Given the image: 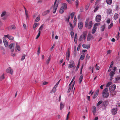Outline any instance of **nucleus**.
Masks as SVG:
<instances>
[{"label": "nucleus", "instance_id": "nucleus-1", "mask_svg": "<svg viewBox=\"0 0 120 120\" xmlns=\"http://www.w3.org/2000/svg\"><path fill=\"white\" fill-rule=\"evenodd\" d=\"M89 20V18L86 19L85 22V26L86 27L90 29L91 27L92 26V21H90L88 23V22Z\"/></svg>", "mask_w": 120, "mask_h": 120}, {"label": "nucleus", "instance_id": "nucleus-2", "mask_svg": "<svg viewBox=\"0 0 120 120\" xmlns=\"http://www.w3.org/2000/svg\"><path fill=\"white\" fill-rule=\"evenodd\" d=\"M108 89L106 88L103 91L102 96L104 98H107L109 97V94L108 92Z\"/></svg>", "mask_w": 120, "mask_h": 120}, {"label": "nucleus", "instance_id": "nucleus-3", "mask_svg": "<svg viewBox=\"0 0 120 120\" xmlns=\"http://www.w3.org/2000/svg\"><path fill=\"white\" fill-rule=\"evenodd\" d=\"M56 0L53 6V12L54 13H55L56 12L58 5V3L56 4Z\"/></svg>", "mask_w": 120, "mask_h": 120}, {"label": "nucleus", "instance_id": "nucleus-4", "mask_svg": "<svg viewBox=\"0 0 120 120\" xmlns=\"http://www.w3.org/2000/svg\"><path fill=\"white\" fill-rule=\"evenodd\" d=\"M70 64H69L68 67L69 68H72L75 66V64L73 61L71 60L69 62Z\"/></svg>", "mask_w": 120, "mask_h": 120}, {"label": "nucleus", "instance_id": "nucleus-5", "mask_svg": "<svg viewBox=\"0 0 120 120\" xmlns=\"http://www.w3.org/2000/svg\"><path fill=\"white\" fill-rule=\"evenodd\" d=\"M101 19V15H98L96 17V21L97 22H99L100 21Z\"/></svg>", "mask_w": 120, "mask_h": 120}, {"label": "nucleus", "instance_id": "nucleus-6", "mask_svg": "<svg viewBox=\"0 0 120 120\" xmlns=\"http://www.w3.org/2000/svg\"><path fill=\"white\" fill-rule=\"evenodd\" d=\"M6 72L10 73L11 75L13 74V70L10 67L6 69Z\"/></svg>", "mask_w": 120, "mask_h": 120}, {"label": "nucleus", "instance_id": "nucleus-7", "mask_svg": "<svg viewBox=\"0 0 120 120\" xmlns=\"http://www.w3.org/2000/svg\"><path fill=\"white\" fill-rule=\"evenodd\" d=\"M116 88V86L114 84L111 86L109 87V90L110 91L114 90Z\"/></svg>", "mask_w": 120, "mask_h": 120}, {"label": "nucleus", "instance_id": "nucleus-8", "mask_svg": "<svg viewBox=\"0 0 120 120\" xmlns=\"http://www.w3.org/2000/svg\"><path fill=\"white\" fill-rule=\"evenodd\" d=\"M117 109L116 108H114L112 110V113L113 115H115L117 113Z\"/></svg>", "mask_w": 120, "mask_h": 120}, {"label": "nucleus", "instance_id": "nucleus-9", "mask_svg": "<svg viewBox=\"0 0 120 120\" xmlns=\"http://www.w3.org/2000/svg\"><path fill=\"white\" fill-rule=\"evenodd\" d=\"M93 39V37L91 34H88L87 39L88 41H89L90 40Z\"/></svg>", "mask_w": 120, "mask_h": 120}, {"label": "nucleus", "instance_id": "nucleus-10", "mask_svg": "<svg viewBox=\"0 0 120 120\" xmlns=\"http://www.w3.org/2000/svg\"><path fill=\"white\" fill-rule=\"evenodd\" d=\"M4 37L7 38L8 39L11 40H13L14 38L13 37L9 34L5 35H4Z\"/></svg>", "mask_w": 120, "mask_h": 120}, {"label": "nucleus", "instance_id": "nucleus-11", "mask_svg": "<svg viewBox=\"0 0 120 120\" xmlns=\"http://www.w3.org/2000/svg\"><path fill=\"white\" fill-rule=\"evenodd\" d=\"M70 53L69 50L68 49L66 53V59L67 60H69L70 57Z\"/></svg>", "mask_w": 120, "mask_h": 120}, {"label": "nucleus", "instance_id": "nucleus-12", "mask_svg": "<svg viewBox=\"0 0 120 120\" xmlns=\"http://www.w3.org/2000/svg\"><path fill=\"white\" fill-rule=\"evenodd\" d=\"M3 40L5 46L7 47L8 46V42L7 40L4 37L3 38Z\"/></svg>", "mask_w": 120, "mask_h": 120}, {"label": "nucleus", "instance_id": "nucleus-13", "mask_svg": "<svg viewBox=\"0 0 120 120\" xmlns=\"http://www.w3.org/2000/svg\"><path fill=\"white\" fill-rule=\"evenodd\" d=\"M9 30H14L16 28L15 26L14 25H12L8 27Z\"/></svg>", "mask_w": 120, "mask_h": 120}, {"label": "nucleus", "instance_id": "nucleus-14", "mask_svg": "<svg viewBox=\"0 0 120 120\" xmlns=\"http://www.w3.org/2000/svg\"><path fill=\"white\" fill-rule=\"evenodd\" d=\"M78 27L80 29H81L83 27V23L82 22L79 23L78 25Z\"/></svg>", "mask_w": 120, "mask_h": 120}, {"label": "nucleus", "instance_id": "nucleus-15", "mask_svg": "<svg viewBox=\"0 0 120 120\" xmlns=\"http://www.w3.org/2000/svg\"><path fill=\"white\" fill-rule=\"evenodd\" d=\"M83 75L82 74L80 76L79 80V83L80 84L81 83L82 80L83 79Z\"/></svg>", "mask_w": 120, "mask_h": 120}, {"label": "nucleus", "instance_id": "nucleus-16", "mask_svg": "<svg viewBox=\"0 0 120 120\" xmlns=\"http://www.w3.org/2000/svg\"><path fill=\"white\" fill-rule=\"evenodd\" d=\"M50 12V11L49 10H47L46 11L43 12L42 14V15L43 16H45L48 13H49Z\"/></svg>", "mask_w": 120, "mask_h": 120}, {"label": "nucleus", "instance_id": "nucleus-17", "mask_svg": "<svg viewBox=\"0 0 120 120\" xmlns=\"http://www.w3.org/2000/svg\"><path fill=\"white\" fill-rule=\"evenodd\" d=\"M82 46L84 48L86 49H89L90 47V45H86L85 44H83Z\"/></svg>", "mask_w": 120, "mask_h": 120}, {"label": "nucleus", "instance_id": "nucleus-18", "mask_svg": "<svg viewBox=\"0 0 120 120\" xmlns=\"http://www.w3.org/2000/svg\"><path fill=\"white\" fill-rule=\"evenodd\" d=\"M115 72L114 71H113L110 72L109 73V75L110 76H113L115 74Z\"/></svg>", "mask_w": 120, "mask_h": 120}, {"label": "nucleus", "instance_id": "nucleus-19", "mask_svg": "<svg viewBox=\"0 0 120 120\" xmlns=\"http://www.w3.org/2000/svg\"><path fill=\"white\" fill-rule=\"evenodd\" d=\"M96 111V108L95 106H94L93 107L92 112L94 115Z\"/></svg>", "mask_w": 120, "mask_h": 120}, {"label": "nucleus", "instance_id": "nucleus-20", "mask_svg": "<svg viewBox=\"0 0 120 120\" xmlns=\"http://www.w3.org/2000/svg\"><path fill=\"white\" fill-rule=\"evenodd\" d=\"M64 9H64V8L63 7H61L60 9V13L61 14L63 13L64 11Z\"/></svg>", "mask_w": 120, "mask_h": 120}, {"label": "nucleus", "instance_id": "nucleus-21", "mask_svg": "<svg viewBox=\"0 0 120 120\" xmlns=\"http://www.w3.org/2000/svg\"><path fill=\"white\" fill-rule=\"evenodd\" d=\"M97 27H95L94 26V27L92 29V33L93 34H94L96 30Z\"/></svg>", "mask_w": 120, "mask_h": 120}, {"label": "nucleus", "instance_id": "nucleus-22", "mask_svg": "<svg viewBox=\"0 0 120 120\" xmlns=\"http://www.w3.org/2000/svg\"><path fill=\"white\" fill-rule=\"evenodd\" d=\"M116 94V92L114 90L110 91V94L111 95L114 96Z\"/></svg>", "mask_w": 120, "mask_h": 120}, {"label": "nucleus", "instance_id": "nucleus-23", "mask_svg": "<svg viewBox=\"0 0 120 120\" xmlns=\"http://www.w3.org/2000/svg\"><path fill=\"white\" fill-rule=\"evenodd\" d=\"M118 14L117 13H115V14L114 15V19L115 20L117 19L118 18Z\"/></svg>", "mask_w": 120, "mask_h": 120}, {"label": "nucleus", "instance_id": "nucleus-24", "mask_svg": "<svg viewBox=\"0 0 120 120\" xmlns=\"http://www.w3.org/2000/svg\"><path fill=\"white\" fill-rule=\"evenodd\" d=\"M67 4L66 3H63L62 4V7H63L64 9H66L67 8Z\"/></svg>", "mask_w": 120, "mask_h": 120}, {"label": "nucleus", "instance_id": "nucleus-25", "mask_svg": "<svg viewBox=\"0 0 120 120\" xmlns=\"http://www.w3.org/2000/svg\"><path fill=\"white\" fill-rule=\"evenodd\" d=\"M64 105L61 102L60 104V110H62L64 108Z\"/></svg>", "mask_w": 120, "mask_h": 120}, {"label": "nucleus", "instance_id": "nucleus-26", "mask_svg": "<svg viewBox=\"0 0 120 120\" xmlns=\"http://www.w3.org/2000/svg\"><path fill=\"white\" fill-rule=\"evenodd\" d=\"M39 25L38 23H34V24L33 28L34 30H35L36 27L38 26Z\"/></svg>", "mask_w": 120, "mask_h": 120}, {"label": "nucleus", "instance_id": "nucleus-27", "mask_svg": "<svg viewBox=\"0 0 120 120\" xmlns=\"http://www.w3.org/2000/svg\"><path fill=\"white\" fill-rule=\"evenodd\" d=\"M40 16L39 15H38V17H37L35 20V22H38L40 19Z\"/></svg>", "mask_w": 120, "mask_h": 120}, {"label": "nucleus", "instance_id": "nucleus-28", "mask_svg": "<svg viewBox=\"0 0 120 120\" xmlns=\"http://www.w3.org/2000/svg\"><path fill=\"white\" fill-rule=\"evenodd\" d=\"M108 101H104L103 102V105L105 107L108 104Z\"/></svg>", "mask_w": 120, "mask_h": 120}, {"label": "nucleus", "instance_id": "nucleus-29", "mask_svg": "<svg viewBox=\"0 0 120 120\" xmlns=\"http://www.w3.org/2000/svg\"><path fill=\"white\" fill-rule=\"evenodd\" d=\"M51 59V56H49V57L48 58L47 60L46 61V63L47 64H48L49 63Z\"/></svg>", "mask_w": 120, "mask_h": 120}, {"label": "nucleus", "instance_id": "nucleus-30", "mask_svg": "<svg viewBox=\"0 0 120 120\" xmlns=\"http://www.w3.org/2000/svg\"><path fill=\"white\" fill-rule=\"evenodd\" d=\"M16 48L17 50L18 51H20V46L18 45V43L16 44Z\"/></svg>", "mask_w": 120, "mask_h": 120}, {"label": "nucleus", "instance_id": "nucleus-31", "mask_svg": "<svg viewBox=\"0 0 120 120\" xmlns=\"http://www.w3.org/2000/svg\"><path fill=\"white\" fill-rule=\"evenodd\" d=\"M112 0H106V2L107 3L109 4H111L112 2Z\"/></svg>", "mask_w": 120, "mask_h": 120}, {"label": "nucleus", "instance_id": "nucleus-32", "mask_svg": "<svg viewBox=\"0 0 120 120\" xmlns=\"http://www.w3.org/2000/svg\"><path fill=\"white\" fill-rule=\"evenodd\" d=\"M4 79V75L3 74L0 77V81L3 80Z\"/></svg>", "mask_w": 120, "mask_h": 120}, {"label": "nucleus", "instance_id": "nucleus-33", "mask_svg": "<svg viewBox=\"0 0 120 120\" xmlns=\"http://www.w3.org/2000/svg\"><path fill=\"white\" fill-rule=\"evenodd\" d=\"M113 26V23L112 22L109 25L108 27V29H110L112 28V27Z\"/></svg>", "mask_w": 120, "mask_h": 120}, {"label": "nucleus", "instance_id": "nucleus-34", "mask_svg": "<svg viewBox=\"0 0 120 120\" xmlns=\"http://www.w3.org/2000/svg\"><path fill=\"white\" fill-rule=\"evenodd\" d=\"M84 39L83 38V36L82 35H81L80 37V38L79 39V41H82Z\"/></svg>", "mask_w": 120, "mask_h": 120}, {"label": "nucleus", "instance_id": "nucleus-35", "mask_svg": "<svg viewBox=\"0 0 120 120\" xmlns=\"http://www.w3.org/2000/svg\"><path fill=\"white\" fill-rule=\"evenodd\" d=\"M14 44L13 43L12 44H11L9 46V47L10 49H11L13 47H14Z\"/></svg>", "mask_w": 120, "mask_h": 120}, {"label": "nucleus", "instance_id": "nucleus-36", "mask_svg": "<svg viewBox=\"0 0 120 120\" xmlns=\"http://www.w3.org/2000/svg\"><path fill=\"white\" fill-rule=\"evenodd\" d=\"M112 10L111 9H109L107 10V13L108 14H111L112 13Z\"/></svg>", "mask_w": 120, "mask_h": 120}, {"label": "nucleus", "instance_id": "nucleus-37", "mask_svg": "<svg viewBox=\"0 0 120 120\" xmlns=\"http://www.w3.org/2000/svg\"><path fill=\"white\" fill-rule=\"evenodd\" d=\"M40 51V46H39L38 48V51H37V52L38 55V56L39 55Z\"/></svg>", "mask_w": 120, "mask_h": 120}, {"label": "nucleus", "instance_id": "nucleus-38", "mask_svg": "<svg viewBox=\"0 0 120 120\" xmlns=\"http://www.w3.org/2000/svg\"><path fill=\"white\" fill-rule=\"evenodd\" d=\"M6 14V12L5 11L3 12L2 14L1 15V17H2L4 16H5V15Z\"/></svg>", "mask_w": 120, "mask_h": 120}, {"label": "nucleus", "instance_id": "nucleus-39", "mask_svg": "<svg viewBox=\"0 0 120 120\" xmlns=\"http://www.w3.org/2000/svg\"><path fill=\"white\" fill-rule=\"evenodd\" d=\"M82 35L83 36V39L85 40L86 38V34L85 33H83V35Z\"/></svg>", "mask_w": 120, "mask_h": 120}, {"label": "nucleus", "instance_id": "nucleus-40", "mask_svg": "<svg viewBox=\"0 0 120 120\" xmlns=\"http://www.w3.org/2000/svg\"><path fill=\"white\" fill-rule=\"evenodd\" d=\"M105 28V25L102 26L101 29V30L102 31H103L104 30Z\"/></svg>", "mask_w": 120, "mask_h": 120}, {"label": "nucleus", "instance_id": "nucleus-41", "mask_svg": "<svg viewBox=\"0 0 120 120\" xmlns=\"http://www.w3.org/2000/svg\"><path fill=\"white\" fill-rule=\"evenodd\" d=\"M85 57V55H82L80 57V60H83Z\"/></svg>", "mask_w": 120, "mask_h": 120}, {"label": "nucleus", "instance_id": "nucleus-42", "mask_svg": "<svg viewBox=\"0 0 120 120\" xmlns=\"http://www.w3.org/2000/svg\"><path fill=\"white\" fill-rule=\"evenodd\" d=\"M112 83L110 82H109L106 85V86L107 87H108L109 86L112 84Z\"/></svg>", "mask_w": 120, "mask_h": 120}, {"label": "nucleus", "instance_id": "nucleus-43", "mask_svg": "<svg viewBox=\"0 0 120 120\" xmlns=\"http://www.w3.org/2000/svg\"><path fill=\"white\" fill-rule=\"evenodd\" d=\"M103 102V101L102 100H101L99 101L97 103V106H98L101 104Z\"/></svg>", "mask_w": 120, "mask_h": 120}, {"label": "nucleus", "instance_id": "nucleus-44", "mask_svg": "<svg viewBox=\"0 0 120 120\" xmlns=\"http://www.w3.org/2000/svg\"><path fill=\"white\" fill-rule=\"evenodd\" d=\"M115 79L116 81H118L120 79V76H118Z\"/></svg>", "mask_w": 120, "mask_h": 120}, {"label": "nucleus", "instance_id": "nucleus-45", "mask_svg": "<svg viewBox=\"0 0 120 120\" xmlns=\"http://www.w3.org/2000/svg\"><path fill=\"white\" fill-rule=\"evenodd\" d=\"M76 20L77 19L76 17H75L74 18V24H76Z\"/></svg>", "mask_w": 120, "mask_h": 120}, {"label": "nucleus", "instance_id": "nucleus-46", "mask_svg": "<svg viewBox=\"0 0 120 120\" xmlns=\"http://www.w3.org/2000/svg\"><path fill=\"white\" fill-rule=\"evenodd\" d=\"M74 14L75 13L74 12H72L71 14V19H72L73 18Z\"/></svg>", "mask_w": 120, "mask_h": 120}, {"label": "nucleus", "instance_id": "nucleus-47", "mask_svg": "<svg viewBox=\"0 0 120 120\" xmlns=\"http://www.w3.org/2000/svg\"><path fill=\"white\" fill-rule=\"evenodd\" d=\"M79 63H78V64L76 67V70H75L76 71H78V68H79Z\"/></svg>", "mask_w": 120, "mask_h": 120}, {"label": "nucleus", "instance_id": "nucleus-48", "mask_svg": "<svg viewBox=\"0 0 120 120\" xmlns=\"http://www.w3.org/2000/svg\"><path fill=\"white\" fill-rule=\"evenodd\" d=\"M25 54L23 55L22 58H21V60H24L25 59Z\"/></svg>", "mask_w": 120, "mask_h": 120}, {"label": "nucleus", "instance_id": "nucleus-49", "mask_svg": "<svg viewBox=\"0 0 120 120\" xmlns=\"http://www.w3.org/2000/svg\"><path fill=\"white\" fill-rule=\"evenodd\" d=\"M54 37V31H53L52 32V38H53Z\"/></svg>", "mask_w": 120, "mask_h": 120}, {"label": "nucleus", "instance_id": "nucleus-50", "mask_svg": "<svg viewBox=\"0 0 120 120\" xmlns=\"http://www.w3.org/2000/svg\"><path fill=\"white\" fill-rule=\"evenodd\" d=\"M56 88H54V87L52 90V92H53L54 93H55L56 90Z\"/></svg>", "mask_w": 120, "mask_h": 120}, {"label": "nucleus", "instance_id": "nucleus-51", "mask_svg": "<svg viewBox=\"0 0 120 120\" xmlns=\"http://www.w3.org/2000/svg\"><path fill=\"white\" fill-rule=\"evenodd\" d=\"M25 15H26V19L28 18V12L27 11H26L25 12Z\"/></svg>", "mask_w": 120, "mask_h": 120}, {"label": "nucleus", "instance_id": "nucleus-52", "mask_svg": "<svg viewBox=\"0 0 120 120\" xmlns=\"http://www.w3.org/2000/svg\"><path fill=\"white\" fill-rule=\"evenodd\" d=\"M110 19H107L106 21V22L108 24H109L110 22Z\"/></svg>", "mask_w": 120, "mask_h": 120}, {"label": "nucleus", "instance_id": "nucleus-53", "mask_svg": "<svg viewBox=\"0 0 120 120\" xmlns=\"http://www.w3.org/2000/svg\"><path fill=\"white\" fill-rule=\"evenodd\" d=\"M77 37H75L74 38V40L75 42L76 43L77 42Z\"/></svg>", "mask_w": 120, "mask_h": 120}, {"label": "nucleus", "instance_id": "nucleus-54", "mask_svg": "<svg viewBox=\"0 0 120 120\" xmlns=\"http://www.w3.org/2000/svg\"><path fill=\"white\" fill-rule=\"evenodd\" d=\"M113 61H112L111 63V64L110 66V67H109V69H110V68H112V65H113Z\"/></svg>", "mask_w": 120, "mask_h": 120}, {"label": "nucleus", "instance_id": "nucleus-55", "mask_svg": "<svg viewBox=\"0 0 120 120\" xmlns=\"http://www.w3.org/2000/svg\"><path fill=\"white\" fill-rule=\"evenodd\" d=\"M83 65L81 67V70H80V74H81V75H82V68L83 67Z\"/></svg>", "mask_w": 120, "mask_h": 120}, {"label": "nucleus", "instance_id": "nucleus-56", "mask_svg": "<svg viewBox=\"0 0 120 120\" xmlns=\"http://www.w3.org/2000/svg\"><path fill=\"white\" fill-rule=\"evenodd\" d=\"M60 80L57 83H56V85L54 86V88H56V87H57L58 85L59 84V83L60 82Z\"/></svg>", "mask_w": 120, "mask_h": 120}, {"label": "nucleus", "instance_id": "nucleus-57", "mask_svg": "<svg viewBox=\"0 0 120 120\" xmlns=\"http://www.w3.org/2000/svg\"><path fill=\"white\" fill-rule=\"evenodd\" d=\"M69 89L68 90V93H69L70 92L71 90V88H72V86H69Z\"/></svg>", "mask_w": 120, "mask_h": 120}, {"label": "nucleus", "instance_id": "nucleus-58", "mask_svg": "<svg viewBox=\"0 0 120 120\" xmlns=\"http://www.w3.org/2000/svg\"><path fill=\"white\" fill-rule=\"evenodd\" d=\"M98 94H94V95L93 96V98L94 99L95 98L98 96Z\"/></svg>", "mask_w": 120, "mask_h": 120}, {"label": "nucleus", "instance_id": "nucleus-59", "mask_svg": "<svg viewBox=\"0 0 120 120\" xmlns=\"http://www.w3.org/2000/svg\"><path fill=\"white\" fill-rule=\"evenodd\" d=\"M70 18V16H69L68 18H66V21L68 22L69 20V19Z\"/></svg>", "mask_w": 120, "mask_h": 120}, {"label": "nucleus", "instance_id": "nucleus-60", "mask_svg": "<svg viewBox=\"0 0 120 120\" xmlns=\"http://www.w3.org/2000/svg\"><path fill=\"white\" fill-rule=\"evenodd\" d=\"M70 113V112H69L67 114V118H66V119L67 120H68V119L69 115V114Z\"/></svg>", "mask_w": 120, "mask_h": 120}, {"label": "nucleus", "instance_id": "nucleus-61", "mask_svg": "<svg viewBox=\"0 0 120 120\" xmlns=\"http://www.w3.org/2000/svg\"><path fill=\"white\" fill-rule=\"evenodd\" d=\"M92 69V72L93 73V72L94 67H90L89 68V69Z\"/></svg>", "mask_w": 120, "mask_h": 120}, {"label": "nucleus", "instance_id": "nucleus-62", "mask_svg": "<svg viewBox=\"0 0 120 120\" xmlns=\"http://www.w3.org/2000/svg\"><path fill=\"white\" fill-rule=\"evenodd\" d=\"M67 1L70 4L71 3V0H65Z\"/></svg>", "mask_w": 120, "mask_h": 120}, {"label": "nucleus", "instance_id": "nucleus-63", "mask_svg": "<svg viewBox=\"0 0 120 120\" xmlns=\"http://www.w3.org/2000/svg\"><path fill=\"white\" fill-rule=\"evenodd\" d=\"M74 56L75 57L76 55V52L75 50L74 51Z\"/></svg>", "mask_w": 120, "mask_h": 120}, {"label": "nucleus", "instance_id": "nucleus-64", "mask_svg": "<svg viewBox=\"0 0 120 120\" xmlns=\"http://www.w3.org/2000/svg\"><path fill=\"white\" fill-rule=\"evenodd\" d=\"M111 52V51L110 50H109L107 52V54H110Z\"/></svg>", "mask_w": 120, "mask_h": 120}]
</instances>
